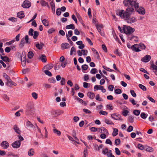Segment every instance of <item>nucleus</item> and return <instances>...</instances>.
<instances>
[{"label":"nucleus","instance_id":"aec40b11","mask_svg":"<svg viewBox=\"0 0 157 157\" xmlns=\"http://www.w3.org/2000/svg\"><path fill=\"white\" fill-rule=\"evenodd\" d=\"M87 95L90 98H91V99H93L94 97L95 94H94V93L92 92H88L87 93Z\"/></svg>","mask_w":157,"mask_h":157},{"label":"nucleus","instance_id":"a18cd8bd","mask_svg":"<svg viewBox=\"0 0 157 157\" xmlns=\"http://www.w3.org/2000/svg\"><path fill=\"white\" fill-rule=\"evenodd\" d=\"M56 13L57 16H59L60 15L61 12L60 8H58L56 9Z\"/></svg>","mask_w":157,"mask_h":157},{"label":"nucleus","instance_id":"e2e57ef3","mask_svg":"<svg viewBox=\"0 0 157 157\" xmlns=\"http://www.w3.org/2000/svg\"><path fill=\"white\" fill-rule=\"evenodd\" d=\"M32 97L35 99H36L37 98V94L33 92L32 93Z\"/></svg>","mask_w":157,"mask_h":157},{"label":"nucleus","instance_id":"4468645a","mask_svg":"<svg viewBox=\"0 0 157 157\" xmlns=\"http://www.w3.org/2000/svg\"><path fill=\"white\" fill-rule=\"evenodd\" d=\"M17 17L20 19L24 18L25 17L24 12L21 11L17 13Z\"/></svg>","mask_w":157,"mask_h":157},{"label":"nucleus","instance_id":"37998d69","mask_svg":"<svg viewBox=\"0 0 157 157\" xmlns=\"http://www.w3.org/2000/svg\"><path fill=\"white\" fill-rule=\"evenodd\" d=\"M115 92L117 94H120L122 93V91L120 89H117L115 90Z\"/></svg>","mask_w":157,"mask_h":157},{"label":"nucleus","instance_id":"4be33fe9","mask_svg":"<svg viewBox=\"0 0 157 157\" xmlns=\"http://www.w3.org/2000/svg\"><path fill=\"white\" fill-rule=\"evenodd\" d=\"M137 44H134L132 45L131 47V49L133 51H135L136 52H138L140 51V50L138 48H137L135 47L136 45H137Z\"/></svg>","mask_w":157,"mask_h":157},{"label":"nucleus","instance_id":"774afa93","mask_svg":"<svg viewBox=\"0 0 157 157\" xmlns=\"http://www.w3.org/2000/svg\"><path fill=\"white\" fill-rule=\"evenodd\" d=\"M151 67L153 69L155 70V71L157 72V66L154 64H152L151 65Z\"/></svg>","mask_w":157,"mask_h":157},{"label":"nucleus","instance_id":"bf43d9fd","mask_svg":"<svg viewBox=\"0 0 157 157\" xmlns=\"http://www.w3.org/2000/svg\"><path fill=\"white\" fill-rule=\"evenodd\" d=\"M65 79L63 78H62L60 82L61 84L62 85H63L65 84Z\"/></svg>","mask_w":157,"mask_h":157},{"label":"nucleus","instance_id":"c85d7f7f","mask_svg":"<svg viewBox=\"0 0 157 157\" xmlns=\"http://www.w3.org/2000/svg\"><path fill=\"white\" fill-rule=\"evenodd\" d=\"M26 126L29 128L33 127V124L29 121H28L26 122Z\"/></svg>","mask_w":157,"mask_h":157},{"label":"nucleus","instance_id":"2eb2a0df","mask_svg":"<svg viewBox=\"0 0 157 157\" xmlns=\"http://www.w3.org/2000/svg\"><path fill=\"white\" fill-rule=\"evenodd\" d=\"M0 56L2 60L3 61L6 62L7 64L10 61V59L7 56H3L1 54H0Z\"/></svg>","mask_w":157,"mask_h":157},{"label":"nucleus","instance_id":"c9c22d12","mask_svg":"<svg viewBox=\"0 0 157 157\" xmlns=\"http://www.w3.org/2000/svg\"><path fill=\"white\" fill-rule=\"evenodd\" d=\"M90 73L93 74H94L98 73V70L96 68H92L90 71Z\"/></svg>","mask_w":157,"mask_h":157},{"label":"nucleus","instance_id":"7ed1b4c3","mask_svg":"<svg viewBox=\"0 0 157 157\" xmlns=\"http://www.w3.org/2000/svg\"><path fill=\"white\" fill-rule=\"evenodd\" d=\"M139 3L137 1L133 6L135 7L136 11L140 14H144L145 13V9L142 6L139 7Z\"/></svg>","mask_w":157,"mask_h":157},{"label":"nucleus","instance_id":"c03bdc74","mask_svg":"<svg viewBox=\"0 0 157 157\" xmlns=\"http://www.w3.org/2000/svg\"><path fill=\"white\" fill-rule=\"evenodd\" d=\"M129 112L128 110H125L123 111H122V115H123L124 116L126 117V116L128 114Z\"/></svg>","mask_w":157,"mask_h":157},{"label":"nucleus","instance_id":"423d86ee","mask_svg":"<svg viewBox=\"0 0 157 157\" xmlns=\"http://www.w3.org/2000/svg\"><path fill=\"white\" fill-rule=\"evenodd\" d=\"M29 36L28 35H26L25 36V38H22L21 40L20 43L19 44V46L21 48H22L24 45V44L26 43L27 44H30L29 41Z\"/></svg>","mask_w":157,"mask_h":157},{"label":"nucleus","instance_id":"8fccbe9b","mask_svg":"<svg viewBox=\"0 0 157 157\" xmlns=\"http://www.w3.org/2000/svg\"><path fill=\"white\" fill-rule=\"evenodd\" d=\"M13 82L11 80V79L7 81L6 85L10 87L11 86L12 84V82Z\"/></svg>","mask_w":157,"mask_h":157},{"label":"nucleus","instance_id":"5fc2aeb1","mask_svg":"<svg viewBox=\"0 0 157 157\" xmlns=\"http://www.w3.org/2000/svg\"><path fill=\"white\" fill-rule=\"evenodd\" d=\"M120 143L121 141L119 139H116L115 140V143L116 145H118Z\"/></svg>","mask_w":157,"mask_h":157},{"label":"nucleus","instance_id":"a211bd4d","mask_svg":"<svg viewBox=\"0 0 157 157\" xmlns=\"http://www.w3.org/2000/svg\"><path fill=\"white\" fill-rule=\"evenodd\" d=\"M13 129L14 130L15 132L17 134H20L21 133V131L19 129V128L16 125H15L13 126Z\"/></svg>","mask_w":157,"mask_h":157},{"label":"nucleus","instance_id":"393cba45","mask_svg":"<svg viewBox=\"0 0 157 157\" xmlns=\"http://www.w3.org/2000/svg\"><path fill=\"white\" fill-rule=\"evenodd\" d=\"M66 29H75V27L74 25L71 24L69 25H67L66 26Z\"/></svg>","mask_w":157,"mask_h":157},{"label":"nucleus","instance_id":"9b49d317","mask_svg":"<svg viewBox=\"0 0 157 157\" xmlns=\"http://www.w3.org/2000/svg\"><path fill=\"white\" fill-rule=\"evenodd\" d=\"M21 144L20 141L17 140L12 144V146L14 148H17L20 147Z\"/></svg>","mask_w":157,"mask_h":157},{"label":"nucleus","instance_id":"338daca9","mask_svg":"<svg viewBox=\"0 0 157 157\" xmlns=\"http://www.w3.org/2000/svg\"><path fill=\"white\" fill-rule=\"evenodd\" d=\"M133 129V127L131 125H130L129 126L128 128L127 129V131L128 132H130L132 131Z\"/></svg>","mask_w":157,"mask_h":157},{"label":"nucleus","instance_id":"412c9836","mask_svg":"<svg viewBox=\"0 0 157 157\" xmlns=\"http://www.w3.org/2000/svg\"><path fill=\"white\" fill-rule=\"evenodd\" d=\"M145 149L146 151L150 152H153L154 150L153 149L152 147L148 146H146L145 147Z\"/></svg>","mask_w":157,"mask_h":157},{"label":"nucleus","instance_id":"dca6fc26","mask_svg":"<svg viewBox=\"0 0 157 157\" xmlns=\"http://www.w3.org/2000/svg\"><path fill=\"white\" fill-rule=\"evenodd\" d=\"M50 5L51 7V9L53 13H55V4L53 0H52L50 3Z\"/></svg>","mask_w":157,"mask_h":157},{"label":"nucleus","instance_id":"ddd939ff","mask_svg":"<svg viewBox=\"0 0 157 157\" xmlns=\"http://www.w3.org/2000/svg\"><path fill=\"white\" fill-rule=\"evenodd\" d=\"M2 147H3L4 149H7L9 146V143L6 141H3L1 144Z\"/></svg>","mask_w":157,"mask_h":157},{"label":"nucleus","instance_id":"e433bc0d","mask_svg":"<svg viewBox=\"0 0 157 157\" xmlns=\"http://www.w3.org/2000/svg\"><path fill=\"white\" fill-rule=\"evenodd\" d=\"M140 48L142 49H145L146 48L145 45L141 43L139 45Z\"/></svg>","mask_w":157,"mask_h":157},{"label":"nucleus","instance_id":"39448f33","mask_svg":"<svg viewBox=\"0 0 157 157\" xmlns=\"http://www.w3.org/2000/svg\"><path fill=\"white\" fill-rule=\"evenodd\" d=\"M137 0H124L123 3L125 6H128L130 5L131 7H133Z\"/></svg>","mask_w":157,"mask_h":157},{"label":"nucleus","instance_id":"1a4fd4ad","mask_svg":"<svg viewBox=\"0 0 157 157\" xmlns=\"http://www.w3.org/2000/svg\"><path fill=\"white\" fill-rule=\"evenodd\" d=\"M64 111L60 110H52L51 111V114L54 116H58L59 115L63 114Z\"/></svg>","mask_w":157,"mask_h":157},{"label":"nucleus","instance_id":"473e14b6","mask_svg":"<svg viewBox=\"0 0 157 157\" xmlns=\"http://www.w3.org/2000/svg\"><path fill=\"white\" fill-rule=\"evenodd\" d=\"M140 113V111L139 110H135L133 111V114L137 116L139 115Z\"/></svg>","mask_w":157,"mask_h":157},{"label":"nucleus","instance_id":"bb28decb","mask_svg":"<svg viewBox=\"0 0 157 157\" xmlns=\"http://www.w3.org/2000/svg\"><path fill=\"white\" fill-rule=\"evenodd\" d=\"M46 56L44 54L42 55L41 56V60L42 62L45 63L46 62L47 59L46 58Z\"/></svg>","mask_w":157,"mask_h":157},{"label":"nucleus","instance_id":"680f3d73","mask_svg":"<svg viewBox=\"0 0 157 157\" xmlns=\"http://www.w3.org/2000/svg\"><path fill=\"white\" fill-rule=\"evenodd\" d=\"M99 114L103 115H106L108 114V113L106 111L101 110L100 111Z\"/></svg>","mask_w":157,"mask_h":157},{"label":"nucleus","instance_id":"7c9ffc66","mask_svg":"<svg viewBox=\"0 0 157 157\" xmlns=\"http://www.w3.org/2000/svg\"><path fill=\"white\" fill-rule=\"evenodd\" d=\"M33 52L31 51L29 52L27 55L29 59H31L33 57Z\"/></svg>","mask_w":157,"mask_h":157},{"label":"nucleus","instance_id":"20e7f679","mask_svg":"<svg viewBox=\"0 0 157 157\" xmlns=\"http://www.w3.org/2000/svg\"><path fill=\"white\" fill-rule=\"evenodd\" d=\"M135 29L131 27L124 25L123 27L122 31L124 32V33L128 34H131L133 33L135 31Z\"/></svg>","mask_w":157,"mask_h":157},{"label":"nucleus","instance_id":"f03ea898","mask_svg":"<svg viewBox=\"0 0 157 157\" xmlns=\"http://www.w3.org/2000/svg\"><path fill=\"white\" fill-rule=\"evenodd\" d=\"M34 112L33 105L30 103H28L25 110V114L28 115L33 113Z\"/></svg>","mask_w":157,"mask_h":157},{"label":"nucleus","instance_id":"b1692460","mask_svg":"<svg viewBox=\"0 0 157 157\" xmlns=\"http://www.w3.org/2000/svg\"><path fill=\"white\" fill-rule=\"evenodd\" d=\"M113 132L112 133V136H115L118 134V130L116 128H113Z\"/></svg>","mask_w":157,"mask_h":157},{"label":"nucleus","instance_id":"f8f14e48","mask_svg":"<svg viewBox=\"0 0 157 157\" xmlns=\"http://www.w3.org/2000/svg\"><path fill=\"white\" fill-rule=\"evenodd\" d=\"M151 59V57L150 56L146 55L142 58L141 61L144 62H147Z\"/></svg>","mask_w":157,"mask_h":157},{"label":"nucleus","instance_id":"79ce46f5","mask_svg":"<svg viewBox=\"0 0 157 157\" xmlns=\"http://www.w3.org/2000/svg\"><path fill=\"white\" fill-rule=\"evenodd\" d=\"M88 66L86 64H84L82 66V70L86 71L88 68Z\"/></svg>","mask_w":157,"mask_h":157},{"label":"nucleus","instance_id":"69168bd1","mask_svg":"<svg viewBox=\"0 0 157 157\" xmlns=\"http://www.w3.org/2000/svg\"><path fill=\"white\" fill-rule=\"evenodd\" d=\"M60 68V66L59 65V63H57L56 65L54 67V69L55 70H58Z\"/></svg>","mask_w":157,"mask_h":157},{"label":"nucleus","instance_id":"2f4dec72","mask_svg":"<svg viewBox=\"0 0 157 157\" xmlns=\"http://www.w3.org/2000/svg\"><path fill=\"white\" fill-rule=\"evenodd\" d=\"M135 38V39L134 40V41L136 42H138V39L137 36H131V37H129V38L130 40H132L133 39Z\"/></svg>","mask_w":157,"mask_h":157},{"label":"nucleus","instance_id":"0eeeda50","mask_svg":"<svg viewBox=\"0 0 157 157\" xmlns=\"http://www.w3.org/2000/svg\"><path fill=\"white\" fill-rule=\"evenodd\" d=\"M33 29L32 28L30 29L29 31V35L32 36H33V38L34 39H36L38 36L39 33L37 31H35L34 32V34L33 35Z\"/></svg>","mask_w":157,"mask_h":157},{"label":"nucleus","instance_id":"603ef678","mask_svg":"<svg viewBox=\"0 0 157 157\" xmlns=\"http://www.w3.org/2000/svg\"><path fill=\"white\" fill-rule=\"evenodd\" d=\"M83 111L87 114H91V112L89 110L87 109H83Z\"/></svg>","mask_w":157,"mask_h":157},{"label":"nucleus","instance_id":"f257e3e1","mask_svg":"<svg viewBox=\"0 0 157 157\" xmlns=\"http://www.w3.org/2000/svg\"><path fill=\"white\" fill-rule=\"evenodd\" d=\"M134 11L133 8L129 6L124 11V10H121L116 13L117 15H119L122 19H124L128 23H132L136 22V18L134 17H130V16Z\"/></svg>","mask_w":157,"mask_h":157},{"label":"nucleus","instance_id":"de8ad7c7","mask_svg":"<svg viewBox=\"0 0 157 157\" xmlns=\"http://www.w3.org/2000/svg\"><path fill=\"white\" fill-rule=\"evenodd\" d=\"M138 148L141 150L145 149L144 146L140 144H138Z\"/></svg>","mask_w":157,"mask_h":157},{"label":"nucleus","instance_id":"f3484780","mask_svg":"<svg viewBox=\"0 0 157 157\" xmlns=\"http://www.w3.org/2000/svg\"><path fill=\"white\" fill-rule=\"evenodd\" d=\"M53 65L52 63H49L45 66L43 68V69H46L48 70L51 69L53 67Z\"/></svg>","mask_w":157,"mask_h":157},{"label":"nucleus","instance_id":"13d9d810","mask_svg":"<svg viewBox=\"0 0 157 157\" xmlns=\"http://www.w3.org/2000/svg\"><path fill=\"white\" fill-rule=\"evenodd\" d=\"M74 52H75L76 50L75 48L74 47H72L71 50L70 55H72Z\"/></svg>","mask_w":157,"mask_h":157},{"label":"nucleus","instance_id":"0e129e2a","mask_svg":"<svg viewBox=\"0 0 157 157\" xmlns=\"http://www.w3.org/2000/svg\"><path fill=\"white\" fill-rule=\"evenodd\" d=\"M108 148H106L104 149L102 151V153L104 154L105 155L107 153H108Z\"/></svg>","mask_w":157,"mask_h":157},{"label":"nucleus","instance_id":"4c0bfd02","mask_svg":"<svg viewBox=\"0 0 157 157\" xmlns=\"http://www.w3.org/2000/svg\"><path fill=\"white\" fill-rule=\"evenodd\" d=\"M105 122L106 123L108 124H114V123L112 122L111 121L108 119H105Z\"/></svg>","mask_w":157,"mask_h":157},{"label":"nucleus","instance_id":"a19ab883","mask_svg":"<svg viewBox=\"0 0 157 157\" xmlns=\"http://www.w3.org/2000/svg\"><path fill=\"white\" fill-rule=\"evenodd\" d=\"M88 152L87 148H84L83 151V155L82 157H86V156L88 155Z\"/></svg>","mask_w":157,"mask_h":157},{"label":"nucleus","instance_id":"58836bf2","mask_svg":"<svg viewBox=\"0 0 157 157\" xmlns=\"http://www.w3.org/2000/svg\"><path fill=\"white\" fill-rule=\"evenodd\" d=\"M45 74L49 76H52V74L48 70H45L44 71Z\"/></svg>","mask_w":157,"mask_h":157},{"label":"nucleus","instance_id":"72a5a7b5","mask_svg":"<svg viewBox=\"0 0 157 157\" xmlns=\"http://www.w3.org/2000/svg\"><path fill=\"white\" fill-rule=\"evenodd\" d=\"M40 3L42 6H45L48 3V2H46L44 0H41Z\"/></svg>","mask_w":157,"mask_h":157},{"label":"nucleus","instance_id":"cd10ccee","mask_svg":"<svg viewBox=\"0 0 157 157\" xmlns=\"http://www.w3.org/2000/svg\"><path fill=\"white\" fill-rule=\"evenodd\" d=\"M53 132L54 133L57 134L59 136H60L61 135V132L58 130H57L55 127L54 128Z\"/></svg>","mask_w":157,"mask_h":157},{"label":"nucleus","instance_id":"c756f323","mask_svg":"<svg viewBox=\"0 0 157 157\" xmlns=\"http://www.w3.org/2000/svg\"><path fill=\"white\" fill-rule=\"evenodd\" d=\"M128 121L130 123H133L134 121V117L132 115H130L128 116Z\"/></svg>","mask_w":157,"mask_h":157},{"label":"nucleus","instance_id":"09e8293b","mask_svg":"<svg viewBox=\"0 0 157 157\" xmlns=\"http://www.w3.org/2000/svg\"><path fill=\"white\" fill-rule=\"evenodd\" d=\"M95 99L99 101H103L101 98H100V95L99 94L96 95Z\"/></svg>","mask_w":157,"mask_h":157},{"label":"nucleus","instance_id":"6e6d98bb","mask_svg":"<svg viewBox=\"0 0 157 157\" xmlns=\"http://www.w3.org/2000/svg\"><path fill=\"white\" fill-rule=\"evenodd\" d=\"M21 62L22 65L23 67H25L26 64L25 59H21Z\"/></svg>","mask_w":157,"mask_h":157},{"label":"nucleus","instance_id":"4d7b16f0","mask_svg":"<svg viewBox=\"0 0 157 157\" xmlns=\"http://www.w3.org/2000/svg\"><path fill=\"white\" fill-rule=\"evenodd\" d=\"M9 20L12 22H16L17 21V18L14 17H11L10 18Z\"/></svg>","mask_w":157,"mask_h":157},{"label":"nucleus","instance_id":"49530a36","mask_svg":"<svg viewBox=\"0 0 157 157\" xmlns=\"http://www.w3.org/2000/svg\"><path fill=\"white\" fill-rule=\"evenodd\" d=\"M140 117L142 118L145 119L146 118L147 116L145 113H142L140 114Z\"/></svg>","mask_w":157,"mask_h":157},{"label":"nucleus","instance_id":"6e6552de","mask_svg":"<svg viewBox=\"0 0 157 157\" xmlns=\"http://www.w3.org/2000/svg\"><path fill=\"white\" fill-rule=\"evenodd\" d=\"M31 3L28 0H25L24 1L21 5V6L25 8H29L31 6Z\"/></svg>","mask_w":157,"mask_h":157},{"label":"nucleus","instance_id":"ea45409f","mask_svg":"<svg viewBox=\"0 0 157 157\" xmlns=\"http://www.w3.org/2000/svg\"><path fill=\"white\" fill-rule=\"evenodd\" d=\"M129 101L133 105H136V101L134 99L131 98L129 99Z\"/></svg>","mask_w":157,"mask_h":157},{"label":"nucleus","instance_id":"5701e85b","mask_svg":"<svg viewBox=\"0 0 157 157\" xmlns=\"http://www.w3.org/2000/svg\"><path fill=\"white\" fill-rule=\"evenodd\" d=\"M61 46L64 49L68 48H70L69 44L66 43L62 44H61Z\"/></svg>","mask_w":157,"mask_h":157},{"label":"nucleus","instance_id":"9d476101","mask_svg":"<svg viewBox=\"0 0 157 157\" xmlns=\"http://www.w3.org/2000/svg\"><path fill=\"white\" fill-rule=\"evenodd\" d=\"M111 117L116 120H120L122 121V119L121 118V116L119 114L114 113L111 114Z\"/></svg>","mask_w":157,"mask_h":157},{"label":"nucleus","instance_id":"052dcab7","mask_svg":"<svg viewBox=\"0 0 157 157\" xmlns=\"http://www.w3.org/2000/svg\"><path fill=\"white\" fill-rule=\"evenodd\" d=\"M115 152L116 154L117 155H119L121 154V152L119 149L117 148H115Z\"/></svg>","mask_w":157,"mask_h":157},{"label":"nucleus","instance_id":"6ab92c4d","mask_svg":"<svg viewBox=\"0 0 157 157\" xmlns=\"http://www.w3.org/2000/svg\"><path fill=\"white\" fill-rule=\"evenodd\" d=\"M44 45V44L43 43H40V44L37 43L35 44V46L37 49L40 50L43 47Z\"/></svg>","mask_w":157,"mask_h":157},{"label":"nucleus","instance_id":"f704fd0d","mask_svg":"<svg viewBox=\"0 0 157 157\" xmlns=\"http://www.w3.org/2000/svg\"><path fill=\"white\" fill-rule=\"evenodd\" d=\"M138 86L143 91H145L146 90L147 88L146 87L143 85L141 84H139Z\"/></svg>","mask_w":157,"mask_h":157},{"label":"nucleus","instance_id":"3c124183","mask_svg":"<svg viewBox=\"0 0 157 157\" xmlns=\"http://www.w3.org/2000/svg\"><path fill=\"white\" fill-rule=\"evenodd\" d=\"M42 22L43 25L45 26H48V22H47V20L46 19H44L42 21Z\"/></svg>","mask_w":157,"mask_h":157},{"label":"nucleus","instance_id":"864d4df0","mask_svg":"<svg viewBox=\"0 0 157 157\" xmlns=\"http://www.w3.org/2000/svg\"><path fill=\"white\" fill-rule=\"evenodd\" d=\"M130 92L132 95L134 97H136V94L135 93V91L134 90H130Z\"/></svg>","mask_w":157,"mask_h":157},{"label":"nucleus","instance_id":"a878e982","mask_svg":"<svg viewBox=\"0 0 157 157\" xmlns=\"http://www.w3.org/2000/svg\"><path fill=\"white\" fill-rule=\"evenodd\" d=\"M34 152L33 149L32 148L30 149L28 152V155L30 156H31L33 155Z\"/></svg>","mask_w":157,"mask_h":157}]
</instances>
